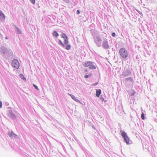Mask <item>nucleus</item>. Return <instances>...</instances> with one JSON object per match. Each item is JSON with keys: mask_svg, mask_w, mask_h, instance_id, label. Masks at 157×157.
I'll return each instance as SVG.
<instances>
[{"mask_svg": "<svg viewBox=\"0 0 157 157\" xmlns=\"http://www.w3.org/2000/svg\"><path fill=\"white\" fill-rule=\"evenodd\" d=\"M8 134L9 136L11 138H16L17 137V135L13 133L12 131H11V132H9Z\"/></svg>", "mask_w": 157, "mask_h": 157, "instance_id": "nucleus-10", "label": "nucleus"}, {"mask_svg": "<svg viewBox=\"0 0 157 157\" xmlns=\"http://www.w3.org/2000/svg\"><path fill=\"white\" fill-rule=\"evenodd\" d=\"M70 95L71 97L74 100H75V101H76V102H79V100H78V99H76L75 98V97L74 95H73L72 94H70Z\"/></svg>", "mask_w": 157, "mask_h": 157, "instance_id": "nucleus-14", "label": "nucleus"}, {"mask_svg": "<svg viewBox=\"0 0 157 157\" xmlns=\"http://www.w3.org/2000/svg\"><path fill=\"white\" fill-rule=\"evenodd\" d=\"M16 29L15 31L18 34H21L22 32L21 30L17 26H15Z\"/></svg>", "mask_w": 157, "mask_h": 157, "instance_id": "nucleus-12", "label": "nucleus"}, {"mask_svg": "<svg viewBox=\"0 0 157 157\" xmlns=\"http://www.w3.org/2000/svg\"><path fill=\"white\" fill-rule=\"evenodd\" d=\"M102 46L103 48L105 49H108L109 48V45L108 44L107 39H105L103 40Z\"/></svg>", "mask_w": 157, "mask_h": 157, "instance_id": "nucleus-7", "label": "nucleus"}, {"mask_svg": "<svg viewBox=\"0 0 157 157\" xmlns=\"http://www.w3.org/2000/svg\"><path fill=\"white\" fill-rule=\"evenodd\" d=\"M92 127H93V128H94V129H95V127H94V126H92Z\"/></svg>", "mask_w": 157, "mask_h": 157, "instance_id": "nucleus-33", "label": "nucleus"}, {"mask_svg": "<svg viewBox=\"0 0 157 157\" xmlns=\"http://www.w3.org/2000/svg\"><path fill=\"white\" fill-rule=\"evenodd\" d=\"M20 75H21H21L23 76V78H22V79H25V78L24 77V76H23V75H22V74H21Z\"/></svg>", "mask_w": 157, "mask_h": 157, "instance_id": "nucleus-30", "label": "nucleus"}, {"mask_svg": "<svg viewBox=\"0 0 157 157\" xmlns=\"http://www.w3.org/2000/svg\"><path fill=\"white\" fill-rule=\"evenodd\" d=\"M112 36L113 37H115L116 36V33L114 32L112 33Z\"/></svg>", "mask_w": 157, "mask_h": 157, "instance_id": "nucleus-24", "label": "nucleus"}, {"mask_svg": "<svg viewBox=\"0 0 157 157\" xmlns=\"http://www.w3.org/2000/svg\"><path fill=\"white\" fill-rule=\"evenodd\" d=\"M92 35L94 39V41L97 46L100 47L101 45L102 39L99 35V32L95 31L92 33Z\"/></svg>", "mask_w": 157, "mask_h": 157, "instance_id": "nucleus-1", "label": "nucleus"}, {"mask_svg": "<svg viewBox=\"0 0 157 157\" xmlns=\"http://www.w3.org/2000/svg\"><path fill=\"white\" fill-rule=\"evenodd\" d=\"M71 48V46L69 44H66V47H65V48L67 50H70Z\"/></svg>", "mask_w": 157, "mask_h": 157, "instance_id": "nucleus-18", "label": "nucleus"}, {"mask_svg": "<svg viewBox=\"0 0 157 157\" xmlns=\"http://www.w3.org/2000/svg\"><path fill=\"white\" fill-rule=\"evenodd\" d=\"M33 85L34 87H35V89H36L37 90H39L37 86H36V85H35V84H33Z\"/></svg>", "mask_w": 157, "mask_h": 157, "instance_id": "nucleus-27", "label": "nucleus"}, {"mask_svg": "<svg viewBox=\"0 0 157 157\" xmlns=\"http://www.w3.org/2000/svg\"><path fill=\"white\" fill-rule=\"evenodd\" d=\"M0 53L2 56L7 55L10 57L13 56V52L11 50L3 46H2L0 48Z\"/></svg>", "mask_w": 157, "mask_h": 157, "instance_id": "nucleus-2", "label": "nucleus"}, {"mask_svg": "<svg viewBox=\"0 0 157 157\" xmlns=\"http://www.w3.org/2000/svg\"><path fill=\"white\" fill-rule=\"evenodd\" d=\"M53 36H55L56 37H57L59 36L58 33L56 31H53Z\"/></svg>", "mask_w": 157, "mask_h": 157, "instance_id": "nucleus-15", "label": "nucleus"}, {"mask_svg": "<svg viewBox=\"0 0 157 157\" xmlns=\"http://www.w3.org/2000/svg\"><path fill=\"white\" fill-rule=\"evenodd\" d=\"M76 13L77 14H79L80 13V10H78L76 11Z\"/></svg>", "mask_w": 157, "mask_h": 157, "instance_id": "nucleus-28", "label": "nucleus"}, {"mask_svg": "<svg viewBox=\"0 0 157 157\" xmlns=\"http://www.w3.org/2000/svg\"><path fill=\"white\" fill-rule=\"evenodd\" d=\"M89 76H90V75H86L84 76V77L86 78H87L89 77Z\"/></svg>", "mask_w": 157, "mask_h": 157, "instance_id": "nucleus-25", "label": "nucleus"}, {"mask_svg": "<svg viewBox=\"0 0 157 157\" xmlns=\"http://www.w3.org/2000/svg\"><path fill=\"white\" fill-rule=\"evenodd\" d=\"M61 36L62 37L64 38V39H66L67 38V36L66 35V34L64 33H62L61 35Z\"/></svg>", "mask_w": 157, "mask_h": 157, "instance_id": "nucleus-19", "label": "nucleus"}, {"mask_svg": "<svg viewBox=\"0 0 157 157\" xmlns=\"http://www.w3.org/2000/svg\"><path fill=\"white\" fill-rule=\"evenodd\" d=\"M121 135L122 137H123L124 140L127 144H131L132 143V142L128 136H127L126 133L122 130L120 131Z\"/></svg>", "mask_w": 157, "mask_h": 157, "instance_id": "nucleus-3", "label": "nucleus"}, {"mask_svg": "<svg viewBox=\"0 0 157 157\" xmlns=\"http://www.w3.org/2000/svg\"><path fill=\"white\" fill-rule=\"evenodd\" d=\"M136 92L134 91H133V92L131 93V96H133L135 94Z\"/></svg>", "mask_w": 157, "mask_h": 157, "instance_id": "nucleus-23", "label": "nucleus"}, {"mask_svg": "<svg viewBox=\"0 0 157 157\" xmlns=\"http://www.w3.org/2000/svg\"><path fill=\"white\" fill-rule=\"evenodd\" d=\"M121 56L123 59H126L128 56V52L124 48H121L119 50Z\"/></svg>", "mask_w": 157, "mask_h": 157, "instance_id": "nucleus-5", "label": "nucleus"}, {"mask_svg": "<svg viewBox=\"0 0 157 157\" xmlns=\"http://www.w3.org/2000/svg\"><path fill=\"white\" fill-rule=\"evenodd\" d=\"M5 38H6V39H8V37H7V36H6V37H5Z\"/></svg>", "mask_w": 157, "mask_h": 157, "instance_id": "nucleus-31", "label": "nucleus"}, {"mask_svg": "<svg viewBox=\"0 0 157 157\" xmlns=\"http://www.w3.org/2000/svg\"><path fill=\"white\" fill-rule=\"evenodd\" d=\"M8 116L12 119H14L15 117V115L13 114L11 110H9L7 113Z\"/></svg>", "mask_w": 157, "mask_h": 157, "instance_id": "nucleus-9", "label": "nucleus"}, {"mask_svg": "<svg viewBox=\"0 0 157 157\" xmlns=\"http://www.w3.org/2000/svg\"><path fill=\"white\" fill-rule=\"evenodd\" d=\"M141 118L142 120H144L145 119L144 115L143 112H142V113Z\"/></svg>", "mask_w": 157, "mask_h": 157, "instance_id": "nucleus-21", "label": "nucleus"}, {"mask_svg": "<svg viewBox=\"0 0 157 157\" xmlns=\"http://www.w3.org/2000/svg\"><path fill=\"white\" fill-rule=\"evenodd\" d=\"M5 16L2 12L0 10V21H4Z\"/></svg>", "mask_w": 157, "mask_h": 157, "instance_id": "nucleus-11", "label": "nucleus"}, {"mask_svg": "<svg viewBox=\"0 0 157 157\" xmlns=\"http://www.w3.org/2000/svg\"><path fill=\"white\" fill-rule=\"evenodd\" d=\"M30 2L33 4H34L35 3V0H29Z\"/></svg>", "mask_w": 157, "mask_h": 157, "instance_id": "nucleus-22", "label": "nucleus"}, {"mask_svg": "<svg viewBox=\"0 0 157 157\" xmlns=\"http://www.w3.org/2000/svg\"><path fill=\"white\" fill-rule=\"evenodd\" d=\"M131 73L130 70L128 69H127L123 71L121 75L123 77H125L130 75Z\"/></svg>", "mask_w": 157, "mask_h": 157, "instance_id": "nucleus-8", "label": "nucleus"}, {"mask_svg": "<svg viewBox=\"0 0 157 157\" xmlns=\"http://www.w3.org/2000/svg\"><path fill=\"white\" fill-rule=\"evenodd\" d=\"M64 40V45L67 44H68V43H69V42L68 41V38H67L66 39H65Z\"/></svg>", "mask_w": 157, "mask_h": 157, "instance_id": "nucleus-20", "label": "nucleus"}, {"mask_svg": "<svg viewBox=\"0 0 157 157\" xmlns=\"http://www.w3.org/2000/svg\"><path fill=\"white\" fill-rule=\"evenodd\" d=\"M125 80L126 81H130L132 82L133 79L131 77H130L129 78H127L125 79Z\"/></svg>", "mask_w": 157, "mask_h": 157, "instance_id": "nucleus-17", "label": "nucleus"}, {"mask_svg": "<svg viewBox=\"0 0 157 157\" xmlns=\"http://www.w3.org/2000/svg\"><path fill=\"white\" fill-rule=\"evenodd\" d=\"M98 82H95V83H93L92 85L93 86H96L98 84Z\"/></svg>", "mask_w": 157, "mask_h": 157, "instance_id": "nucleus-26", "label": "nucleus"}, {"mask_svg": "<svg viewBox=\"0 0 157 157\" xmlns=\"http://www.w3.org/2000/svg\"><path fill=\"white\" fill-rule=\"evenodd\" d=\"M58 44L59 45H61L63 48H64L65 47L64 44L63 43L61 40H59Z\"/></svg>", "mask_w": 157, "mask_h": 157, "instance_id": "nucleus-16", "label": "nucleus"}, {"mask_svg": "<svg viewBox=\"0 0 157 157\" xmlns=\"http://www.w3.org/2000/svg\"><path fill=\"white\" fill-rule=\"evenodd\" d=\"M95 63L91 61H87L83 63V66L85 67H89L90 69H95L96 68Z\"/></svg>", "mask_w": 157, "mask_h": 157, "instance_id": "nucleus-4", "label": "nucleus"}, {"mask_svg": "<svg viewBox=\"0 0 157 157\" xmlns=\"http://www.w3.org/2000/svg\"><path fill=\"white\" fill-rule=\"evenodd\" d=\"M13 67L16 69H18L19 67V63L18 60L16 59H13L12 63Z\"/></svg>", "mask_w": 157, "mask_h": 157, "instance_id": "nucleus-6", "label": "nucleus"}, {"mask_svg": "<svg viewBox=\"0 0 157 157\" xmlns=\"http://www.w3.org/2000/svg\"><path fill=\"white\" fill-rule=\"evenodd\" d=\"M64 1L66 3H68L69 2V0H64Z\"/></svg>", "mask_w": 157, "mask_h": 157, "instance_id": "nucleus-29", "label": "nucleus"}, {"mask_svg": "<svg viewBox=\"0 0 157 157\" xmlns=\"http://www.w3.org/2000/svg\"><path fill=\"white\" fill-rule=\"evenodd\" d=\"M101 94V90L100 89L96 90V95L97 97H98Z\"/></svg>", "mask_w": 157, "mask_h": 157, "instance_id": "nucleus-13", "label": "nucleus"}, {"mask_svg": "<svg viewBox=\"0 0 157 157\" xmlns=\"http://www.w3.org/2000/svg\"><path fill=\"white\" fill-rule=\"evenodd\" d=\"M139 13H140V14H141V15H142V13H140V12Z\"/></svg>", "mask_w": 157, "mask_h": 157, "instance_id": "nucleus-32", "label": "nucleus"}]
</instances>
